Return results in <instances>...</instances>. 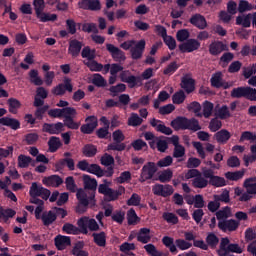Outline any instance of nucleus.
<instances>
[{
    "label": "nucleus",
    "mask_w": 256,
    "mask_h": 256,
    "mask_svg": "<svg viewBox=\"0 0 256 256\" xmlns=\"http://www.w3.org/2000/svg\"><path fill=\"white\" fill-rule=\"evenodd\" d=\"M38 19H40L41 23H49V21L55 22L57 21V14H49L45 12H40L39 16H37Z\"/></svg>",
    "instance_id": "52"
},
{
    "label": "nucleus",
    "mask_w": 256,
    "mask_h": 256,
    "mask_svg": "<svg viewBox=\"0 0 256 256\" xmlns=\"http://www.w3.org/2000/svg\"><path fill=\"white\" fill-rule=\"evenodd\" d=\"M244 141H250V143H256V135L250 131L242 132L239 143H243Z\"/></svg>",
    "instance_id": "55"
},
{
    "label": "nucleus",
    "mask_w": 256,
    "mask_h": 256,
    "mask_svg": "<svg viewBox=\"0 0 256 256\" xmlns=\"http://www.w3.org/2000/svg\"><path fill=\"white\" fill-rule=\"evenodd\" d=\"M81 49H83V42L77 39L70 40L68 52L70 53V55H72V57H79Z\"/></svg>",
    "instance_id": "22"
},
{
    "label": "nucleus",
    "mask_w": 256,
    "mask_h": 256,
    "mask_svg": "<svg viewBox=\"0 0 256 256\" xmlns=\"http://www.w3.org/2000/svg\"><path fill=\"white\" fill-rule=\"evenodd\" d=\"M84 188L78 189L76 192V199L78 201L75 211L76 213H86L87 209H93L97 206V199L95 195L97 194V179L91 178V176L85 174L83 176Z\"/></svg>",
    "instance_id": "1"
},
{
    "label": "nucleus",
    "mask_w": 256,
    "mask_h": 256,
    "mask_svg": "<svg viewBox=\"0 0 256 256\" xmlns=\"http://www.w3.org/2000/svg\"><path fill=\"white\" fill-rule=\"evenodd\" d=\"M87 173H91L92 175H96V177H103V169L98 164H90L88 166Z\"/></svg>",
    "instance_id": "59"
},
{
    "label": "nucleus",
    "mask_w": 256,
    "mask_h": 256,
    "mask_svg": "<svg viewBox=\"0 0 256 256\" xmlns=\"http://www.w3.org/2000/svg\"><path fill=\"white\" fill-rule=\"evenodd\" d=\"M41 221L45 227H49V225H53L55 221H57V214L52 210L48 212H43L41 216Z\"/></svg>",
    "instance_id": "27"
},
{
    "label": "nucleus",
    "mask_w": 256,
    "mask_h": 256,
    "mask_svg": "<svg viewBox=\"0 0 256 256\" xmlns=\"http://www.w3.org/2000/svg\"><path fill=\"white\" fill-rule=\"evenodd\" d=\"M125 193V187L119 186L118 190H113V188H110V191L106 195L107 201H117L121 195Z\"/></svg>",
    "instance_id": "34"
},
{
    "label": "nucleus",
    "mask_w": 256,
    "mask_h": 256,
    "mask_svg": "<svg viewBox=\"0 0 256 256\" xmlns=\"http://www.w3.org/2000/svg\"><path fill=\"white\" fill-rule=\"evenodd\" d=\"M124 83H128L130 89L137 87V85H142V79L139 76L130 75L128 77H122Z\"/></svg>",
    "instance_id": "35"
},
{
    "label": "nucleus",
    "mask_w": 256,
    "mask_h": 256,
    "mask_svg": "<svg viewBox=\"0 0 256 256\" xmlns=\"http://www.w3.org/2000/svg\"><path fill=\"white\" fill-rule=\"evenodd\" d=\"M151 229L149 228H141L137 234V241L139 243L147 244L151 241Z\"/></svg>",
    "instance_id": "31"
},
{
    "label": "nucleus",
    "mask_w": 256,
    "mask_h": 256,
    "mask_svg": "<svg viewBox=\"0 0 256 256\" xmlns=\"http://www.w3.org/2000/svg\"><path fill=\"white\" fill-rule=\"evenodd\" d=\"M181 87L184 89L185 93L188 95L195 91V80L193 78H189L184 76L181 80Z\"/></svg>",
    "instance_id": "26"
},
{
    "label": "nucleus",
    "mask_w": 256,
    "mask_h": 256,
    "mask_svg": "<svg viewBox=\"0 0 256 256\" xmlns=\"http://www.w3.org/2000/svg\"><path fill=\"white\" fill-rule=\"evenodd\" d=\"M85 157H95L97 155V146L93 144H86L82 149Z\"/></svg>",
    "instance_id": "48"
},
{
    "label": "nucleus",
    "mask_w": 256,
    "mask_h": 256,
    "mask_svg": "<svg viewBox=\"0 0 256 256\" xmlns=\"http://www.w3.org/2000/svg\"><path fill=\"white\" fill-rule=\"evenodd\" d=\"M162 123L163 121L157 120L155 118L150 120L151 127H154L158 133H162L163 135H173V130Z\"/></svg>",
    "instance_id": "19"
},
{
    "label": "nucleus",
    "mask_w": 256,
    "mask_h": 256,
    "mask_svg": "<svg viewBox=\"0 0 256 256\" xmlns=\"http://www.w3.org/2000/svg\"><path fill=\"white\" fill-rule=\"evenodd\" d=\"M223 51H229V46L223 43V41L215 40L209 45V53L213 57L221 55Z\"/></svg>",
    "instance_id": "13"
},
{
    "label": "nucleus",
    "mask_w": 256,
    "mask_h": 256,
    "mask_svg": "<svg viewBox=\"0 0 256 256\" xmlns=\"http://www.w3.org/2000/svg\"><path fill=\"white\" fill-rule=\"evenodd\" d=\"M30 197H41L44 201H47L49 197H51V190L43 187L41 184H37V182H33L30 190Z\"/></svg>",
    "instance_id": "8"
},
{
    "label": "nucleus",
    "mask_w": 256,
    "mask_h": 256,
    "mask_svg": "<svg viewBox=\"0 0 256 256\" xmlns=\"http://www.w3.org/2000/svg\"><path fill=\"white\" fill-rule=\"evenodd\" d=\"M189 23L197 29H207V19H205V16L199 13L192 15L189 19Z\"/></svg>",
    "instance_id": "17"
},
{
    "label": "nucleus",
    "mask_w": 256,
    "mask_h": 256,
    "mask_svg": "<svg viewBox=\"0 0 256 256\" xmlns=\"http://www.w3.org/2000/svg\"><path fill=\"white\" fill-rule=\"evenodd\" d=\"M187 96H185V92L183 90H180L173 94L172 101L174 105H181L185 101Z\"/></svg>",
    "instance_id": "61"
},
{
    "label": "nucleus",
    "mask_w": 256,
    "mask_h": 256,
    "mask_svg": "<svg viewBox=\"0 0 256 256\" xmlns=\"http://www.w3.org/2000/svg\"><path fill=\"white\" fill-rule=\"evenodd\" d=\"M31 163H33V158H31L30 156H27L25 154H20L18 156V167L20 169H27V167H29Z\"/></svg>",
    "instance_id": "43"
},
{
    "label": "nucleus",
    "mask_w": 256,
    "mask_h": 256,
    "mask_svg": "<svg viewBox=\"0 0 256 256\" xmlns=\"http://www.w3.org/2000/svg\"><path fill=\"white\" fill-rule=\"evenodd\" d=\"M79 9L84 11H101V1L99 0H80L78 2Z\"/></svg>",
    "instance_id": "14"
},
{
    "label": "nucleus",
    "mask_w": 256,
    "mask_h": 256,
    "mask_svg": "<svg viewBox=\"0 0 256 256\" xmlns=\"http://www.w3.org/2000/svg\"><path fill=\"white\" fill-rule=\"evenodd\" d=\"M55 247L58 251H63L71 245V237L58 235L54 239Z\"/></svg>",
    "instance_id": "21"
},
{
    "label": "nucleus",
    "mask_w": 256,
    "mask_h": 256,
    "mask_svg": "<svg viewBox=\"0 0 256 256\" xmlns=\"http://www.w3.org/2000/svg\"><path fill=\"white\" fill-rule=\"evenodd\" d=\"M63 145L61 139L57 136H52L48 140V147L50 153H57V150Z\"/></svg>",
    "instance_id": "32"
},
{
    "label": "nucleus",
    "mask_w": 256,
    "mask_h": 256,
    "mask_svg": "<svg viewBox=\"0 0 256 256\" xmlns=\"http://www.w3.org/2000/svg\"><path fill=\"white\" fill-rule=\"evenodd\" d=\"M171 127L174 128V131H201V125L199 120L196 118H187L185 116H178L170 123Z\"/></svg>",
    "instance_id": "2"
},
{
    "label": "nucleus",
    "mask_w": 256,
    "mask_h": 256,
    "mask_svg": "<svg viewBox=\"0 0 256 256\" xmlns=\"http://www.w3.org/2000/svg\"><path fill=\"white\" fill-rule=\"evenodd\" d=\"M14 215H17V212L11 208L4 209L3 207H0V221H4V223H7L9 219L13 218Z\"/></svg>",
    "instance_id": "39"
},
{
    "label": "nucleus",
    "mask_w": 256,
    "mask_h": 256,
    "mask_svg": "<svg viewBox=\"0 0 256 256\" xmlns=\"http://www.w3.org/2000/svg\"><path fill=\"white\" fill-rule=\"evenodd\" d=\"M42 183L43 185H45L46 187H61V185H63V178H61V176L54 174V175H50L47 177H44L42 179Z\"/></svg>",
    "instance_id": "18"
},
{
    "label": "nucleus",
    "mask_w": 256,
    "mask_h": 256,
    "mask_svg": "<svg viewBox=\"0 0 256 256\" xmlns=\"http://www.w3.org/2000/svg\"><path fill=\"white\" fill-rule=\"evenodd\" d=\"M209 178H205L203 174H200L197 178L192 179V187L194 189H205L209 185Z\"/></svg>",
    "instance_id": "30"
},
{
    "label": "nucleus",
    "mask_w": 256,
    "mask_h": 256,
    "mask_svg": "<svg viewBox=\"0 0 256 256\" xmlns=\"http://www.w3.org/2000/svg\"><path fill=\"white\" fill-rule=\"evenodd\" d=\"M222 127H223V122H221L219 118H212L210 120L208 129H210L212 133H217L219 132V129H221Z\"/></svg>",
    "instance_id": "50"
},
{
    "label": "nucleus",
    "mask_w": 256,
    "mask_h": 256,
    "mask_svg": "<svg viewBox=\"0 0 256 256\" xmlns=\"http://www.w3.org/2000/svg\"><path fill=\"white\" fill-rule=\"evenodd\" d=\"M144 249L148 253V255H151V256H163V254L161 252H159V250H157V248L153 244L145 245Z\"/></svg>",
    "instance_id": "64"
},
{
    "label": "nucleus",
    "mask_w": 256,
    "mask_h": 256,
    "mask_svg": "<svg viewBox=\"0 0 256 256\" xmlns=\"http://www.w3.org/2000/svg\"><path fill=\"white\" fill-rule=\"evenodd\" d=\"M65 185H66L67 191H70V193L77 192V184L75 183V178L73 176L66 177Z\"/></svg>",
    "instance_id": "53"
},
{
    "label": "nucleus",
    "mask_w": 256,
    "mask_h": 256,
    "mask_svg": "<svg viewBox=\"0 0 256 256\" xmlns=\"http://www.w3.org/2000/svg\"><path fill=\"white\" fill-rule=\"evenodd\" d=\"M216 116L218 119H229L231 117V112H229V107L227 105H223L221 108L218 109Z\"/></svg>",
    "instance_id": "57"
},
{
    "label": "nucleus",
    "mask_w": 256,
    "mask_h": 256,
    "mask_svg": "<svg viewBox=\"0 0 256 256\" xmlns=\"http://www.w3.org/2000/svg\"><path fill=\"white\" fill-rule=\"evenodd\" d=\"M213 109H214L213 103L206 100L203 103V114H202L203 117H205V119H209L213 115Z\"/></svg>",
    "instance_id": "49"
},
{
    "label": "nucleus",
    "mask_w": 256,
    "mask_h": 256,
    "mask_svg": "<svg viewBox=\"0 0 256 256\" xmlns=\"http://www.w3.org/2000/svg\"><path fill=\"white\" fill-rule=\"evenodd\" d=\"M239 225V221L235 219L222 220L218 222V229L223 231V233H227V231L233 233V231H237V229H239Z\"/></svg>",
    "instance_id": "12"
},
{
    "label": "nucleus",
    "mask_w": 256,
    "mask_h": 256,
    "mask_svg": "<svg viewBox=\"0 0 256 256\" xmlns=\"http://www.w3.org/2000/svg\"><path fill=\"white\" fill-rule=\"evenodd\" d=\"M251 19H253V14L251 13L243 16H238L236 18V25H241L244 28H249L251 27Z\"/></svg>",
    "instance_id": "38"
},
{
    "label": "nucleus",
    "mask_w": 256,
    "mask_h": 256,
    "mask_svg": "<svg viewBox=\"0 0 256 256\" xmlns=\"http://www.w3.org/2000/svg\"><path fill=\"white\" fill-rule=\"evenodd\" d=\"M78 229L80 233H83V235H87L89 233V230H87L89 225V217H82L77 221Z\"/></svg>",
    "instance_id": "47"
},
{
    "label": "nucleus",
    "mask_w": 256,
    "mask_h": 256,
    "mask_svg": "<svg viewBox=\"0 0 256 256\" xmlns=\"http://www.w3.org/2000/svg\"><path fill=\"white\" fill-rule=\"evenodd\" d=\"M42 131L44 133H49V135H59V133L65 131V129L62 122L52 124L44 123L42 126Z\"/></svg>",
    "instance_id": "16"
},
{
    "label": "nucleus",
    "mask_w": 256,
    "mask_h": 256,
    "mask_svg": "<svg viewBox=\"0 0 256 256\" xmlns=\"http://www.w3.org/2000/svg\"><path fill=\"white\" fill-rule=\"evenodd\" d=\"M214 173L213 169H205L203 170L202 175L205 179H209L208 183L209 185H212V187H226L227 180L221 176H215Z\"/></svg>",
    "instance_id": "7"
},
{
    "label": "nucleus",
    "mask_w": 256,
    "mask_h": 256,
    "mask_svg": "<svg viewBox=\"0 0 256 256\" xmlns=\"http://www.w3.org/2000/svg\"><path fill=\"white\" fill-rule=\"evenodd\" d=\"M147 45V42H145V39H141L140 41L135 40H128L123 42L120 47L121 49H124V51L130 50V55L134 61H138V59H141L143 57V53H145V47Z\"/></svg>",
    "instance_id": "3"
},
{
    "label": "nucleus",
    "mask_w": 256,
    "mask_h": 256,
    "mask_svg": "<svg viewBox=\"0 0 256 256\" xmlns=\"http://www.w3.org/2000/svg\"><path fill=\"white\" fill-rule=\"evenodd\" d=\"M64 127H67L68 129H73V130H77L80 127V123L79 122H75V120L73 119V117H66V119H64V123H63Z\"/></svg>",
    "instance_id": "60"
},
{
    "label": "nucleus",
    "mask_w": 256,
    "mask_h": 256,
    "mask_svg": "<svg viewBox=\"0 0 256 256\" xmlns=\"http://www.w3.org/2000/svg\"><path fill=\"white\" fill-rule=\"evenodd\" d=\"M159 171L155 162H147L141 169L139 183H145V181H151L155 177V173Z\"/></svg>",
    "instance_id": "6"
},
{
    "label": "nucleus",
    "mask_w": 256,
    "mask_h": 256,
    "mask_svg": "<svg viewBox=\"0 0 256 256\" xmlns=\"http://www.w3.org/2000/svg\"><path fill=\"white\" fill-rule=\"evenodd\" d=\"M0 125H4L5 127H10L14 131L17 129H21V122L15 118L2 117L0 118Z\"/></svg>",
    "instance_id": "25"
},
{
    "label": "nucleus",
    "mask_w": 256,
    "mask_h": 256,
    "mask_svg": "<svg viewBox=\"0 0 256 256\" xmlns=\"http://www.w3.org/2000/svg\"><path fill=\"white\" fill-rule=\"evenodd\" d=\"M173 186L166 184H155L152 187V192L158 197H171V194L174 193Z\"/></svg>",
    "instance_id": "11"
},
{
    "label": "nucleus",
    "mask_w": 256,
    "mask_h": 256,
    "mask_svg": "<svg viewBox=\"0 0 256 256\" xmlns=\"http://www.w3.org/2000/svg\"><path fill=\"white\" fill-rule=\"evenodd\" d=\"M143 123V119L139 117V114L132 113L131 116L128 118V125L130 127H139Z\"/></svg>",
    "instance_id": "54"
},
{
    "label": "nucleus",
    "mask_w": 256,
    "mask_h": 256,
    "mask_svg": "<svg viewBox=\"0 0 256 256\" xmlns=\"http://www.w3.org/2000/svg\"><path fill=\"white\" fill-rule=\"evenodd\" d=\"M243 187L246 189V192L242 193L239 201H251L253 199L252 195H256V177L247 178L243 183Z\"/></svg>",
    "instance_id": "4"
},
{
    "label": "nucleus",
    "mask_w": 256,
    "mask_h": 256,
    "mask_svg": "<svg viewBox=\"0 0 256 256\" xmlns=\"http://www.w3.org/2000/svg\"><path fill=\"white\" fill-rule=\"evenodd\" d=\"M206 243L211 249H215L219 245V237L215 233H209L206 237Z\"/></svg>",
    "instance_id": "58"
},
{
    "label": "nucleus",
    "mask_w": 256,
    "mask_h": 256,
    "mask_svg": "<svg viewBox=\"0 0 256 256\" xmlns=\"http://www.w3.org/2000/svg\"><path fill=\"white\" fill-rule=\"evenodd\" d=\"M85 248V242L78 241L74 244L71 253L74 256H89V252L87 250H83Z\"/></svg>",
    "instance_id": "29"
},
{
    "label": "nucleus",
    "mask_w": 256,
    "mask_h": 256,
    "mask_svg": "<svg viewBox=\"0 0 256 256\" xmlns=\"http://www.w3.org/2000/svg\"><path fill=\"white\" fill-rule=\"evenodd\" d=\"M92 237L94 239V243L98 247H106V245H107V234H105V232L93 233Z\"/></svg>",
    "instance_id": "37"
},
{
    "label": "nucleus",
    "mask_w": 256,
    "mask_h": 256,
    "mask_svg": "<svg viewBox=\"0 0 256 256\" xmlns=\"http://www.w3.org/2000/svg\"><path fill=\"white\" fill-rule=\"evenodd\" d=\"M82 59H87V61H95L97 57V50L91 49L89 46H85L81 51Z\"/></svg>",
    "instance_id": "33"
},
{
    "label": "nucleus",
    "mask_w": 256,
    "mask_h": 256,
    "mask_svg": "<svg viewBox=\"0 0 256 256\" xmlns=\"http://www.w3.org/2000/svg\"><path fill=\"white\" fill-rule=\"evenodd\" d=\"M231 245V241L227 238H221L219 249L217 250L218 256H227V247Z\"/></svg>",
    "instance_id": "44"
},
{
    "label": "nucleus",
    "mask_w": 256,
    "mask_h": 256,
    "mask_svg": "<svg viewBox=\"0 0 256 256\" xmlns=\"http://www.w3.org/2000/svg\"><path fill=\"white\" fill-rule=\"evenodd\" d=\"M82 31L84 33H99V29L97 28V24L95 23H84L82 24Z\"/></svg>",
    "instance_id": "63"
},
{
    "label": "nucleus",
    "mask_w": 256,
    "mask_h": 256,
    "mask_svg": "<svg viewBox=\"0 0 256 256\" xmlns=\"http://www.w3.org/2000/svg\"><path fill=\"white\" fill-rule=\"evenodd\" d=\"M176 249H180V251H187V249H191L193 244L183 240L181 238L175 240Z\"/></svg>",
    "instance_id": "56"
},
{
    "label": "nucleus",
    "mask_w": 256,
    "mask_h": 256,
    "mask_svg": "<svg viewBox=\"0 0 256 256\" xmlns=\"http://www.w3.org/2000/svg\"><path fill=\"white\" fill-rule=\"evenodd\" d=\"M65 166L69 169V171H75V160L73 158H63L60 159L55 164L56 171H63Z\"/></svg>",
    "instance_id": "20"
},
{
    "label": "nucleus",
    "mask_w": 256,
    "mask_h": 256,
    "mask_svg": "<svg viewBox=\"0 0 256 256\" xmlns=\"http://www.w3.org/2000/svg\"><path fill=\"white\" fill-rule=\"evenodd\" d=\"M187 110L195 113L196 117H203V114L201 113V104L197 101L191 102L187 106Z\"/></svg>",
    "instance_id": "51"
},
{
    "label": "nucleus",
    "mask_w": 256,
    "mask_h": 256,
    "mask_svg": "<svg viewBox=\"0 0 256 256\" xmlns=\"http://www.w3.org/2000/svg\"><path fill=\"white\" fill-rule=\"evenodd\" d=\"M212 87L215 89H221L223 87V74L221 72H216L210 79Z\"/></svg>",
    "instance_id": "40"
},
{
    "label": "nucleus",
    "mask_w": 256,
    "mask_h": 256,
    "mask_svg": "<svg viewBox=\"0 0 256 256\" xmlns=\"http://www.w3.org/2000/svg\"><path fill=\"white\" fill-rule=\"evenodd\" d=\"M224 175L225 178L228 179V181H240V179H243V177H245V169L235 172L228 171Z\"/></svg>",
    "instance_id": "36"
},
{
    "label": "nucleus",
    "mask_w": 256,
    "mask_h": 256,
    "mask_svg": "<svg viewBox=\"0 0 256 256\" xmlns=\"http://www.w3.org/2000/svg\"><path fill=\"white\" fill-rule=\"evenodd\" d=\"M214 139L220 145H225L229 139H231V132H229L227 129H221L214 134Z\"/></svg>",
    "instance_id": "24"
},
{
    "label": "nucleus",
    "mask_w": 256,
    "mask_h": 256,
    "mask_svg": "<svg viewBox=\"0 0 256 256\" xmlns=\"http://www.w3.org/2000/svg\"><path fill=\"white\" fill-rule=\"evenodd\" d=\"M7 104L9 107V113L17 115V110L21 109V101L17 98H9Z\"/></svg>",
    "instance_id": "41"
},
{
    "label": "nucleus",
    "mask_w": 256,
    "mask_h": 256,
    "mask_svg": "<svg viewBox=\"0 0 256 256\" xmlns=\"http://www.w3.org/2000/svg\"><path fill=\"white\" fill-rule=\"evenodd\" d=\"M162 243L167 249H169L172 255H177V253H179V250H177V246L175 244V239L173 237L164 236L162 238Z\"/></svg>",
    "instance_id": "28"
},
{
    "label": "nucleus",
    "mask_w": 256,
    "mask_h": 256,
    "mask_svg": "<svg viewBox=\"0 0 256 256\" xmlns=\"http://www.w3.org/2000/svg\"><path fill=\"white\" fill-rule=\"evenodd\" d=\"M73 93V84L71 83V78L65 77L63 83L58 84L52 89V94L58 97H63L65 93Z\"/></svg>",
    "instance_id": "9"
},
{
    "label": "nucleus",
    "mask_w": 256,
    "mask_h": 256,
    "mask_svg": "<svg viewBox=\"0 0 256 256\" xmlns=\"http://www.w3.org/2000/svg\"><path fill=\"white\" fill-rule=\"evenodd\" d=\"M171 179H173V170L168 168V169L160 172L156 181H160V183H169V181H171Z\"/></svg>",
    "instance_id": "42"
},
{
    "label": "nucleus",
    "mask_w": 256,
    "mask_h": 256,
    "mask_svg": "<svg viewBox=\"0 0 256 256\" xmlns=\"http://www.w3.org/2000/svg\"><path fill=\"white\" fill-rule=\"evenodd\" d=\"M215 201L221 202V203H230L231 197L229 195V190H224L220 195H214Z\"/></svg>",
    "instance_id": "62"
},
{
    "label": "nucleus",
    "mask_w": 256,
    "mask_h": 256,
    "mask_svg": "<svg viewBox=\"0 0 256 256\" xmlns=\"http://www.w3.org/2000/svg\"><path fill=\"white\" fill-rule=\"evenodd\" d=\"M229 217H231V208L229 206L216 212V219H218V221H227Z\"/></svg>",
    "instance_id": "45"
},
{
    "label": "nucleus",
    "mask_w": 256,
    "mask_h": 256,
    "mask_svg": "<svg viewBox=\"0 0 256 256\" xmlns=\"http://www.w3.org/2000/svg\"><path fill=\"white\" fill-rule=\"evenodd\" d=\"M201 47V42L197 39H188L185 43L179 45V50L182 53H193V51H197Z\"/></svg>",
    "instance_id": "15"
},
{
    "label": "nucleus",
    "mask_w": 256,
    "mask_h": 256,
    "mask_svg": "<svg viewBox=\"0 0 256 256\" xmlns=\"http://www.w3.org/2000/svg\"><path fill=\"white\" fill-rule=\"evenodd\" d=\"M62 231L66 233V235H79L80 233L79 227L71 223H65L62 227Z\"/></svg>",
    "instance_id": "46"
},
{
    "label": "nucleus",
    "mask_w": 256,
    "mask_h": 256,
    "mask_svg": "<svg viewBox=\"0 0 256 256\" xmlns=\"http://www.w3.org/2000/svg\"><path fill=\"white\" fill-rule=\"evenodd\" d=\"M113 143L108 145V151H125L127 149V145L123 143L125 141V134L123 131L116 130L112 133Z\"/></svg>",
    "instance_id": "5"
},
{
    "label": "nucleus",
    "mask_w": 256,
    "mask_h": 256,
    "mask_svg": "<svg viewBox=\"0 0 256 256\" xmlns=\"http://www.w3.org/2000/svg\"><path fill=\"white\" fill-rule=\"evenodd\" d=\"M249 95V86H240L231 91L232 99H247Z\"/></svg>",
    "instance_id": "23"
},
{
    "label": "nucleus",
    "mask_w": 256,
    "mask_h": 256,
    "mask_svg": "<svg viewBox=\"0 0 256 256\" xmlns=\"http://www.w3.org/2000/svg\"><path fill=\"white\" fill-rule=\"evenodd\" d=\"M106 50L117 63H123L127 59L125 52L113 44H106Z\"/></svg>",
    "instance_id": "10"
}]
</instances>
